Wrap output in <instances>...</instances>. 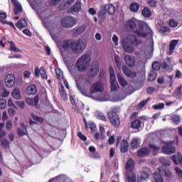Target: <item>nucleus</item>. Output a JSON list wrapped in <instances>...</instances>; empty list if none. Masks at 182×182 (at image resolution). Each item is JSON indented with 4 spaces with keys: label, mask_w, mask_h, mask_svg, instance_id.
<instances>
[{
    "label": "nucleus",
    "mask_w": 182,
    "mask_h": 182,
    "mask_svg": "<svg viewBox=\"0 0 182 182\" xmlns=\"http://www.w3.org/2000/svg\"><path fill=\"white\" fill-rule=\"evenodd\" d=\"M87 46V43L85 40H67L63 42L62 48L64 50H72L75 55L83 53Z\"/></svg>",
    "instance_id": "nucleus-1"
},
{
    "label": "nucleus",
    "mask_w": 182,
    "mask_h": 182,
    "mask_svg": "<svg viewBox=\"0 0 182 182\" xmlns=\"http://www.w3.org/2000/svg\"><path fill=\"white\" fill-rule=\"evenodd\" d=\"M139 28L138 30L135 31V33L141 38H146L147 35L150 36V40L149 41V44L146 47V51L149 53H153V50H154V42H153V31H151V28H150L147 23L144 22H140L139 23Z\"/></svg>",
    "instance_id": "nucleus-2"
},
{
    "label": "nucleus",
    "mask_w": 182,
    "mask_h": 182,
    "mask_svg": "<svg viewBox=\"0 0 182 182\" xmlns=\"http://www.w3.org/2000/svg\"><path fill=\"white\" fill-rule=\"evenodd\" d=\"M140 43V39L134 35H129L122 41V46L124 52L127 53H133L134 52V46H139Z\"/></svg>",
    "instance_id": "nucleus-3"
},
{
    "label": "nucleus",
    "mask_w": 182,
    "mask_h": 182,
    "mask_svg": "<svg viewBox=\"0 0 182 182\" xmlns=\"http://www.w3.org/2000/svg\"><path fill=\"white\" fill-rule=\"evenodd\" d=\"M90 55L88 53L83 54L80 58L77 59L75 67L79 72H85L90 65Z\"/></svg>",
    "instance_id": "nucleus-4"
},
{
    "label": "nucleus",
    "mask_w": 182,
    "mask_h": 182,
    "mask_svg": "<svg viewBox=\"0 0 182 182\" xmlns=\"http://www.w3.org/2000/svg\"><path fill=\"white\" fill-rule=\"evenodd\" d=\"M77 23V20L76 18L72 16H67L64 18H63L60 21V25L63 26V28H67L68 29H70L73 28Z\"/></svg>",
    "instance_id": "nucleus-5"
},
{
    "label": "nucleus",
    "mask_w": 182,
    "mask_h": 182,
    "mask_svg": "<svg viewBox=\"0 0 182 182\" xmlns=\"http://www.w3.org/2000/svg\"><path fill=\"white\" fill-rule=\"evenodd\" d=\"M41 21H43L45 28L48 29L53 41H55V42H56L58 41V35L54 34L53 33V31H55L58 28V24L55 23L46 21V19L45 18H42Z\"/></svg>",
    "instance_id": "nucleus-6"
},
{
    "label": "nucleus",
    "mask_w": 182,
    "mask_h": 182,
    "mask_svg": "<svg viewBox=\"0 0 182 182\" xmlns=\"http://www.w3.org/2000/svg\"><path fill=\"white\" fill-rule=\"evenodd\" d=\"M68 70L70 73L72 75V76H73V77L75 79L76 85L78 90H80V92L82 93V95H83V96H86V97H90V93L87 92V90L82 89V87H80V84L77 82V80L76 79V69H75L74 67H69Z\"/></svg>",
    "instance_id": "nucleus-7"
},
{
    "label": "nucleus",
    "mask_w": 182,
    "mask_h": 182,
    "mask_svg": "<svg viewBox=\"0 0 182 182\" xmlns=\"http://www.w3.org/2000/svg\"><path fill=\"white\" fill-rule=\"evenodd\" d=\"M165 146L161 148V151L164 154H168V156L174 154L176 153V147L174 146V141H170L168 142H164Z\"/></svg>",
    "instance_id": "nucleus-8"
},
{
    "label": "nucleus",
    "mask_w": 182,
    "mask_h": 182,
    "mask_svg": "<svg viewBox=\"0 0 182 182\" xmlns=\"http://www.w3.org/2000/svg\"><path fill=\"white\" fill-rule=\"evenodd\" d=\"M108 118L110 123L112 126H114V127H119V126H120V119L116 112L113 111L108 112Z\"/></svg>",
    "instance_id": "nucleus-9"
},
{
    "label": "nucleus",
    "mask_w": 182,
    "mask_h": 182,
    "mask_svg": "<svg viewBox=\"0 0 182 182\" xmlns=\"http://www.w3.org/2000/svg\"><path fill=\"white\" fill-rule=\"evenodd\" d=\"M99 69H100V65H99V61L95 60L94 61L89 70V75L92 77H95V76H97V74L99 73Z\"/></svg>",
    "instance_id": "nucleus-10"
},
{
    "label": "nucleus",
    "mask_w": 182,
    "mask_h": 182,
    "mask_svg": "<svg viewBox=\"0 0 182 182\" xmlns=\"http://www.w3.org/2000/svg\"><path fill=\"white\" fill-rule=\"evenodd\" d=\"M105 86L103 85V82L102 81H98L94 83L90 88V93H97L101 92L104 90Z\"/></svg>",
    "instance_id": "nucleus-11"
},
{
    "label": "nucleus",
    "mask_w": 182,
    "mask_h": 182,
    "mask_svg": "<svg viewBox=\"0 0 182 182\" xmlns=\"http://www.w3.org/2000/svg\"><path fill=\"white\" fill-rule=\"evenodd\" d=\"M6 86L7 87H12L15 85V76L14 74H9L6 75L5 79Z\"/></svg>",
    "instance_id": "nucleus-12"
},
{
    "label": "nucleus",
    "mask_w": 182,
    "mask_h": 182,
    "mask_svg": "<svg viewBox=\"0 0 182 182\" xmlns=\"http://www.w3.org/2000/svg\"><path fill=\"white\" fill-rule=\"evenodd\" d=\"M124 60L129 66V68H133L134 66V63H136V59H134V57L129 55H125L124 57Z\"/></svg>",
    "instance_id": "nucleus-13"
},
{
    "label": "nucleus",
    "mask_w": 182,
    "mask_h": 182,
    "mask_svg": "<svg viewBox=\"0 0 182 182\" xmlns=\"http://www.w3.org/2000/svg\"><path fill=\"white\" fill-rule=\"evenodd\" d=\"M26 102L27 105H29L30 106H33L35 105L36 107H39V97L36 96L35 98H26Z\"/></svg>",
    "instance_id": "nucleus-14"
},
{
    "label": "nucleus",
    "mask_w": 182,
    "mask_h": 182,
    "mask_svg": "<svg viewBox=\"0 0 182 182\" xmlns=\"http://www.w3.org/2000/svg\"><path fill=\"white\" fill-rule=\"evenodd\" d=\"M11 2L14 5V11L15 15H18V14H21V12H22V6H21V4L19 3V1L16 0H11Z\"/></svg>",
    "instance_id": "nucleus-15"
},
{
    "label": "nucleus",
    "mask_w": 182,
    "mask_h": 182,
    "mask_svg": "<svg viewBox=\"0 0 182 182\" xmlns=\"http://www.w3.org/2000/svg\"><path fill=\"white\" fill-rule=\"evenodd\" d=\"M122 72L128 77H136V73L129 70V68L126 65H124L122 67Z\"/></svg>",
    "instance_id": "nucleus-16"
},
{
    "label": "nucleus",
    "mask_w": 182,
    "mask_h": 182,
    "mask_svg": "<svg viewBox=\"0 0 182 182\" xmlns=\"http://www.w3.org/2000/svg\"><path fill=\"white\" fill-rule=\"evenodd\" d=\"M125 167L127 173L133 172V168H134V161H133L132 159H129L127 162Z\"/></svg>",
    "instance_id": "nucleus-17"
},
{
    "label": "nucleus",
    "mask_w": 182,
    "mask_h": 182,
    "mask_svg": "<svg viewBox=\"0 0 182 182\" xmlns=\"http://www.w3.org/2000/svg\"><path fill=\"white\" fill-rule=\"evenodd\" d=\"M129 150V143L126 140H122L120 144V151L122 153H127Z\"/></svg>",
    "instance_id": "nucleus-18"
},
{
    "label": "nucleus",
    "mask_w": 182,
    "mask_h": 182,
    "mask_svg": "<svg viewBox=\"0 0 182 182\" xmlns=\"http://www.w3.org/2000/svg\"><path fill=\"white\" fill-rule=\"evenodd\" d=\"M16 26L18 29H23V28L28 26V22L26 21V19L21 18L20 21L16 23Z\"/></svg>",
    "instance_id": "nucleus-19"
},
{
    "label": "nucleus",
    "mask_w": 182,
    "mask_h": 182,
    "mask_svg": "<svg viewBox=\"0 0 182 182\" xmlns=\"http://www.w3.org/2000/svg\"><path fill=\"white\" fill-rule=\"evenodd\" d=\"M75 2V0H63L61 4H60V9L63 11V9H66L69 5L71 4H73Z\"/></svg>",
    "instance_id": "nucleus-20"
},
{
    "label": "nucleus",
    "mask_w": 182,
    "mask_h": 182,
    "mask_svg": "<svg viewBox=\"0 0 182 182\" xmlns=\"http://www.w3.org/2000/svg\"><path fill=\"white\" fill-rule=\"evenodd\" d=\"M82 9V3L77 1L75 5L70 7V12H79Z\"/></svg>",
    "instance_id": "nucleus-21"
},
{
    "label": "nucleus",
    "mask_w": 182,
    "mask_h": 182,
    "mask_svg": "<svg viewBox=\"0 0 182 182\" xmlns=\"http://www.w3.org/2000/svg\"><path fill=\"white\" fill-rule=\"evenodd\" d=\"M150 153V149L149 148L144 147L138 151V156L139 157H144V156H147Z\"/></svg>",
    "instance_id": "nucleus-22"
},
{
    "label": "nucleus",
    "mask_w": 182,
    "mask_h": 182,
    "mask_svg": "<svg viewBox=\"0 0 182 182\" xmlns=\"http://www.w3.org/2000/svg\"><path fill=\"white\" fill-rule=\"evenodd\" d=\"M110 83H111V92H116V90H119V84L117 81H116V78L112 80L110 78Z\"/></svg>",
    "instance_id": "nucleus-23"
},
{
    "label": "nucleus",
    "mask_w": 182,
    "mask_h": 182,
    "mask_svg": "<svg viewBox=\"0 0 182 182\" xmlns=\"http://www.w3.org/2000/svg\"><path fill=\"white\" fill-rule=\"evenodd\" d=\"M137 25V20L132 19L129 20L127 23V29H134Z\"/></svg>",
    "instance_id": "nucleus-24"
},
{
    "label": "nucleus",
    "mask_w": 182,
    "mask_h": 182,
    "mask_svg": "<svg viewBox=\"0 0 182 182\" xmlns=\"http://www.w3.org/2000/svg\"><path fill=\"white\" fill-rule=\"evenodd\" d=\"M26 93L28 95L36 94V86L35 85H31L28 86L26 89Z\"/></svg>",
    "instance_id": "nucleus-25"
},
{
    "label": "nucleus",
    "mask_w": 182,
    "mask_h": 182,
    "mask_svg": "<svg viewBox=\"0 0 182 182\" xmlns=\"http://www.w3.org/2000/svg\"><path fill=\"white\" fill-rule=\"evenodd\" d=\"M117 79L119 85H121L122 87H124V86H127V81L124 79V77H123L122 74H117Z\"/></svg>",
    "instance_id": "nucleus-26"
},
{
    "label": "nucleus",
    "mask_w": 182,
    "mask_h": 182,
    "mask_svg": "<svg viewBox=\"0 0 182 182\" xmlns=\"http://www.w3.org/2000/svg\"><path fill=\"white\" fill-rule=\"evenodd\" d=\"M149 179V173L147 172H140L138 175V182H141V180Z\"/></svg>",
    "instance_id": "nucleus-27"
},
{
    "label": "nucleus",
    "mask_w": 182,
    "mask_h": 182,
    "mask_svg": "<svg viewBox=\"0 0 182 182\" xmlns=\"http://www.w3.org/2000/svg\"><path fill=\"white\" fill-rule=\"evenodd\" d=\"M159 171L160 173V174H162L165 176V177H168V178H170L171 177V171L170 170H165V169H163V167H159Z\"/></svg>",
    "instance_id": "nucleus-28"
},
{
    "label": "nucleus",
    "mask_w": 182,
    "mask_h": 182,
    "mask_svg": "<svg viewBox=\"0 0 182 182\" xmlns=\"http://www.w3.org/2000/svg\"><path fill=\"white\" fill-rule=\"evenodd\" d=\"M105 11L108 12L109 15H113L116 10L112 4H107L105 5Z\"/></svg>",
    "instance_id": "nucleus-29"
},
{
    "label": "nucleus",
    "mask_w": 182,
    "mask_h": 182,
    "mask_svg": "<svg viewBox=\"0 0 182 182\" xmlns=\"http://www.w3.org/2000/svg\"><path fill=\"white\" fill-rule=\"evenodd\" d=\"M177 43H178V41L177 40H173L170 45H169V52H168V55H171L176 48V46H177Z\"/></svg>",
    "instance_id": "nucleus-30"
},
{
    "label": "nucleus",
    "mask_w": 182,
    "mask_h": 182,
    "mask_svg": "<svg viewBox=\"0 0 182 182\" xmlns=\"http://www.w3.org/2000/svg\"><path fill=\"white\" fill-rule=\"evenodd\" d=\"M127 178L129 182H136V174L134 172H127Z\"/></svg>",
    "instance_id": "nucleus-31"
},
{
    "label": "nucleus",
    "mask_w": 182,
    "mask_h": 182,
    "mask_svg": "<svg viewBox=\"0 0 182 182\" xmlns=\"http://www.w3.org/2000/svg\"><path fill=\"white\" fill-rule=\"evenodd\" d=\"M140 143L139 142V139L137 138H134L132 141H131V148L132 150H136L139 146Z\"/></svg>",
    "instance_id": "nucleus-32"
},
{
    "label": "nucleus",
    "mask_w": 182,
    "mask_h": 182,
    "mask_svg": "<svg viewBox=\"0 0 182 182\" xmlns=\"http://www.w3.org/2000/svg\"><path fill=\"white\" fill-rule=\"evenodd\" d=\"M141 14L144 18H150L151 16V11H150L149 8L145 7L142 9Z\"/></svg>",
    "instance_id": "nucleus-33"
},
{
    "label": "nucleus",
    "mask_w": 182,
    "mask_h": 182,
    "mask_svg": "<svg viewBox=\"0 0 182 182\" xmlns=\"http://www.w3.org/2000/svg\"><path fill=\"white\" fill-rule=\"evenodd\" d=\"M149 147L152 150L154 156H156L159 153V150H160V147L154 144H149Z\"/></svg>",
    "instance_id": "nucleus-34"
},
{
    "label": "nucleus",
    "mask_w": 182,
    "mask_h": 182,
    "mask_svg": "<svg viewBox=\"0 0 182 182\" xmlns=\"http://www.w3.org/2000/svg\"><path fill=\"white\" fill-rule=\"evenodd\" d=\"M8 42L10 44V50H12V52H22V50L18 48V47H16V45H15V43H14V41Z\"/></svg>",
    "instance_id": "nucleus-35"
},
{
    "label": "nucleus",
    "mask_w": 182,
    "mask_h": 182,
    "mask_svg": "<svg viewBox=\"0 0 182 182\" xmlns=\"http://www.w3.org/2000/svg\"><path fill=\"white\" fill-rule=\"evenodd\" d=\"M74 31H75L76 35H82V33L86 31V26L82 25L80 27L75 28Z\"/></svg>",
    "instance_id": "nucleus-36"
},
{
    "label": "nucleus",
    "mask_w": 182,
    "mask_h": 182,
    "mask_svg": "<svg viewBox=\"0 0 182 182\" xmlns=\"http://www.w3.org/2000/svg\"><path fill=\"white\" fill-rule=\"evenodd\" d=\"M66 180V176L65 175L59 176L56 178H54L50 180L49 182L55 181V182H65Z\"/></svg>",
    "instance_id": "nucleus-37"
},
{
    "label": "nucleus",
    "mask_w": 182,
    "mask_h": 182,
    "mask_svg": "<svg viewBox=\"0 0 182 182\" xmlns=\"http://www.w3.org/2000/svg\"><path fill=\"white\" fill-rule=\"evenodd\" d=\"M159 161L161 164H163V166H171V161L164 157H161L159 159Z\"/></svg>",
    "instance_id": "nucleus-38"
},
{
    "label": "nucleus",
    "mask_w": 182,
    "mask_h": 182,
    "mask_svg": "<svg viewBox=\"0 0 182 182\" xmlns=\"http://www.w3.org/2000/svg\"><path fill=\"white\" fill-rule=\"evenodd\" d=\"M129 8L132 12H137L140 8V5L137 3H132Z\"/></svg>",
    "instance_id": "nucleus-39"
},
{
    "label": "nucleus",
    "mask_w": 182,
    "mask_h": 182,
    "mask_svg": "<svg viewBox=\"0 0 182 182\" xmlns=\"http://www.w3.org/2000/svg\"><path fill=\"white\" fill-rule=\"evenodd\" d=\"M12 96L14 99L19 100L21 99V91H19V89L15 88L13 91Z\"/></svg>",
    "instance_id": "nucleus-40"
},
{
    "label": "nucleus",
    "mask_w": 182,
    "mask_h": 182,
    "mask_svg": "<svg viewBox=\"0 0 182 182\" xmlns=\"http://www.w3.org/2000/svg\"><path fill=\"white\" fill-rule=\"evenodd\" d=\"M154 179L155 182L164 181V179H163V176H161V175H160L159 173H154Z\"/></svg>",
    "instance_id": "nucleus-41"
},
{
    "label": "nucleus",
    "mask_w": 182,
    "mask_h": 182,
    "mask_svg": "<svg viewBox=\"0 0 182 182\" xmlns=\"http://www.w3.org/2000/svg\"><path fill=\"white\" fill-rule=\"evenodd\" d=\"M141 124V122L139 119H136L135 121L132 122L131 124V127L132 129H139Z\"/></svg>",
    "instance_id": "nucleus-42"
},
{
    "label": "nucleus",
    "mask_w": 182,
    "mask_h": 182,
    "mask_svg": "<svg viewBox=\"0 0 182 182\" xmlns=\"http://www.w3.org/2000/svg\"><path fill=\"white\" fill-rule=\"evenodd\" d=\"M96 117L99 119V120H102V122H106V117L105 116V114H103V112H97L95 113Z\"/></svg>",
    "instance_id": "nucleus-43"
},
{
    "label": "nucleus",
    "mask_w": 182,
    "mask_h": 182,
    "mask_svg": "<svg viewBox=\"0 0 182 182\" xmlns=\"http://www.w3.org/2000/svg\"><path fill=\"white\" fill-rule=\"evenodd\" d=\"M31 117L35 122H37L38 123H40L41 124H42V123H43V118H42L41 117H38L37 115H35V114H32Z\"/></svg>",
    "instance_id": "nucleus-44"
},
{
    "label": "nucleus",
    "mask_w": 182,
    "mask_h": 182,
    "mask_svg": "<svg viewBox=\"0 0 182 182\" xmlns=\"http://www.w3.org/2000/svg\"><path fill=\"white\" fill-rule=\"evenodd\" d=\"M55 74L59 80H62V79H63V73H62V70L60 68H55Z\"/></svg>",
    "instance_id": "nucleus-45"
},
{
    "label": "nucleus",
    "mask_w": 182,
    "mask_h": 182,
    "mask_svg": "<svg viewBox=\"0 0 182 182\" xmlns=\"http://www.w3.org/2000/svg\"><path fill=\"white\" fill-rule=\"evenodd\" d=\"M26 133H28L26 129H23L22 128H17V134L19 136V137L22 136H26Z\"/></svg>",
    "instance_id": "nucleus-46"
},
{
    "label": "nucleus",
    "mask_w": 182,
    "mask_h": 182,
    "mask_svg": "<svg viewBox=\"0 0 182 182\" xmlns=\"http://www.w3.org/2000/svg\"><path fill=\"white\" fill-rule=\"evenodd\" d=\"M182 86L181 85L173 93V96L175 97H181L182 96V91H181Z\"/></svg>",
    "instance_id": "nucleus-47"
},
{
    "label": "nucleus",
    "mask_w": 182,
    "mask_h": 182,
    "mask_svg": "<svg viewBox=\"0 0 182 182\" xmlns=\"http://www.w3.org/2000/svg\"><path fill=\"white\" fill-rule=\"evenodd\" d=\"M157 78V74L154 71H151L149 76V80L150 82H153V80H156Z\"/></svg>",
    "instance_id": "nucleus-48"
},
{
    "label": "nucleus",
    "mask_w": 182,
    "mask_h": 182,
    "mask_svg": "<svg viewBox=\"0 0 182 182\" xmlns=\"http://www.w3.org/2000/svg\"><path fill=\"white\" fill-rule=\"evenodd\" d=\"M114 61L115 64L117 65V68H118V69H120V68H122V61H120V57L118 55H115Z\"/></svg>",
    "instance_id": "nucleus-49"
},
{
    "label": "nucleus",
    "mask_w": 182,
    "mask_h": 182,
    "mask_svg": "<svg viewBox=\"0 0 182 182\" xmlns=\"http://www.w3.org/2000/svg\"><path fill=\"white\" fill-rule=\"evenodd\" d=\"M0 141L1 143V146L5 147V149L9 147V141H8L6 139H0Z\"/></svg>",
    "instance_id": "nucleus-50"
},
{
    "label": "nucleus",
    "mask_w": 182,
    "mask_h": 182,
    "mask_svg": "<svg viewBox=\"0 0 182 182\" xmlns=\"http://www.w3.org/2000/svg\"><path fill=\"white\" fill-rule=\"evenodd\" d=\"M171 120L175 124H178L180 123V117L178 115H173Z\"/></svg>",
    "instance_id": "nucleus-51"
},
{
    "label": "nucleus",
    "mask_w": 182,
    "mask_h": 182,
    "mask_svg": "<svg viewBox=\"0 0 182 182\" xmlns=\"http://www.w3.org/2000/svg\"><path fill=\"white\" fill-rule=\"evenodd\" d=\"M60 95L62 99H63V100H65V101L68 100V95L66 94V92L65 91V90L63 88H62L60 90Z\"/></svg>",
    "instance_id": "nucleus-52"
},
{
    "label": "nucleus",
    "mask_w": 182,
    "mask_h": 182,
    "mask_svg": "<svg viewBox=\"0 0 182 182\" xmlns=\"http://www.w3.org/2000/svg\"><path fill=\"white\" fill-rule=\"evenodd\" d=\"M164 108V103L163 102L153 105V109L154 110H160Z\"/></svg>",
    "instance_id": "nucleus-53"
},
{
    "label": "nucleus",
    "mask_w": 182,
    "mask_h": 182,
    "mask_svg": "<svg viewBox=\"0 0 182 182\" xmlns=\"http://www.w3.org/2000/svg\"><path fill=\"white\" fill-rule=\"evenodd\" d=\"M150 100V98H148L146 100L141 101L139 105H138V108L139 109H142V107H144L148 103V102Z\"/></svg>",
    "instance_id": "nucleus-54"
},
{
    "label": "nucleus",
    "mask_w": 182,
    "mask_h": 182,
    "mask_svg": "<svg viewBox=\"0 0 182 182\" xmlns=\"http://www.w3.org/2000/svg\"><path fill=\"white\" fill-rule=\"evenodd\" d=\"M40 75L42 76L43 79H48V75H46V71H45V68H40Z\"/></svg>",
    "instance_id": "nucleus-55"
},
{
    "label": "nucleus",
    "mask_w": 182,
    "mask_h": 182,
    "mask_svg": "<svg viewBox=\"0 0 182 182\" xmlns=\"http://www.w3.org/2000/svg\"><path fill=\"white\" fill-rule=\"evenodd\" d=\"M109 70L110 73V79L114 80V78H116V75H114V70H113V67H109Z\"/></svg>",
    "instance_id": "nucleus-56"
},
{
    "label": "nucleus",
    "mask_w": 182,
    "mask_h": 182,
    "mask_svg": "<svg viewBox=\"0 0 182 182\" xmlns=\"http://www.w3.org/2000/svg\"><path fill=\"white\" fill-rule=\"evenodd\" d=\"M148 4L149 6H151V8H156V6H157V1L156 0H149Z\"/></svg>",
    "instance_id": "nucleus-57"
},
{
    "label": "nucleus",
    "mask_w": 182,
    "mask_h": 182,
    "mask_svg": "<svg viewBox=\"0 0 182 182\" xmlns=\"http://www.w3.org/2000/svg\"><path fill=\"white\" fill-rule=\"evenodd\" d=\"M6 107V100L0 99V109H5Z\"/></svg>",
    "instance_id": "nucleus-58"
},
{
    "label": "nucleus",
    "mask_w": 182,
    "mask_h": 182,
    "mask_svg": "<svg viewBox=\"0 0 182 182\" xmlns=\"http://www.w3.org/2000/svg\"><path fill=\"white\" fill-rule=\"evenodd\" d=\"M178 25V23L175 20H170L169 21V26L171 28H176Z\"/></svg>",
    "instance_id": "nucleus-59"
},
{
    "label": "nucleus",
    "mask_w": 182,
    "mask_h": 182,
    "mask_svg": "<svg viewBox=\"0 0 182 182\" xmlns=\"http://www.w3.org/2000/svg\"><path fill=\"white\" fill-rule=\"evenodd\" d=\"M99 18L102 21H105V19H106V11L102 10L99 14Z\"/></svg>",
    "instance_id": "nucleus-60"
},
{
    "label": "nucleus",
    "mask_w": 182,
    "mask_h": 182,
    "mask_svg": "<svg viewBox=\"0 0 182 182\" xmlns=\"http://www.w3.org/2000/svg\"><path fill=\"white\" fill-rule=\"evenodd\" d=\"M1 95L2 97H8V96L9 95V92L8 91H6V90L3 89L1 91Z\"/></svg>",
    "instance_id": "nucleus-61"
},
{
    "label": "nucleus",
    "mask_w": 182,
    "mask_h": 182,
    "mask_svg": "<svg viewBox=\"0 0 182 182\" xmlns=\"http://www.w3.org/2000/svg\"><path fill=\"white\" fill-rule=\"evenodd\" d=\"M6 129L9 130V132L12 129V121L9 120L6 124Z\"/></svg>",
    "instance_id": "nucleus-62"
},
{
    "label": "nucleus",
    "mask_w": 182,
    "mask_h": 182,
    "mask_svg": "<svg viewBox=\"0 0 182 182\" xmlns=\"http://www.w3.org/2000/svg\"><path fill=\"white\" fill-rule=\"evenodd\" d=\"M152 69L154 70H159V69H160V66H159V63H157V62L154 63L152 64Z\"/></svg>",
    "instance_id": "nucleus-63"
},
{
    "label": "nucleus",
    "mask_w": 182,
    "mask_h": 182,
    "mask_svg": "<svg viewBox=\"0 0 182 182\" xmlns=\"http://www.w3.org/2000/svg\"><path fill=\"white\" fill-rule=\"evenodd\" d=\"M175 170L176 171L177 176H178L179 177L181 178L182 177V170L178 167H176Z\"/></svg>",
    "instance_id": "nucleus-64"
}]
</instances>
